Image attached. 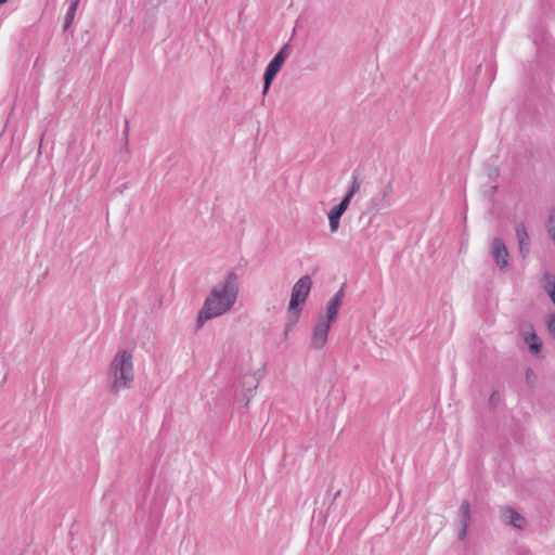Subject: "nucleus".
I'll list each match as a JSON object with an SVG mask.
<instances>
[{
	"label": "nucleus",
	"instance_id": "nucleus-19",
	"mask_svg": "<svg viewBox=\"0 0 555 555\" xmlns=\"http://www.w3.org/2000/svg\"><path fill=\"white\" fill-rule=\"evenodd\" d=\"M361 186V181L359 180L357 175H352V183L347 192L351 193V195H354Z\"/></svg>",
	"mask_w": 555,
	"mask_h": 555
},
{
	"label": "nucleus",
	"instance_id": "nucleus-11",
	"mask_svg": "<svg viewBox=\"0 0 555 555\" xmlns=\"http://www.w3.org/2000/svg\"><path fill=\"white\" fill-rule=\"evenodd\" d=\"M530 330L531 331L525 335L524 339L528 344L531 353L537 356L542 350V343L531 326Z\"/></svg>",
	"mask_w": 555,
	"mask_h": 555
},
{
	"label": "nucleus",
	"instance_id": "nucleus-23",
	"mask_svg": "<svg viewBox=\"0 0 555 555\" xmlns=\"http://www.w3.org/2000/svg\"><path fill=\"white\" fill-rule=\"evenodd\" d=\"M547 328L551 333L554 334L555 338V314H551L547 320Z\"/></svg>",
	"mask_w": 555,
	"mask_h": 555
},
{
	"label": "nucleus",
	"instance_id": "nucleus-13",
	"mask_svg": "<svg viewBox=\"0 0 555 555\" xmlns=\"http://www.w3.org/2000/svg\"><path fill=\"white\" fill-rule=\"evenodd\" d=\"M345 214V211L337 206H334L327 214L328 217V223H330V230L332 233L336 232L339 228V222L341 216Z\"/></svg>",
	"mask_w": 555,
	"mask_h": 555
},
{
	"label": "nucleus",
	"instance_id": "nucleus-22",
	"mask_svg": "<svg viewBox=\"0 0 555 555\" xmlns=\"http://www.w3.org/2000/svg\"><path fill=\"white\" fill-rule=\"evenodd\" d=\"M499 402V392L493 391L489 398V405L491 409H495Z\"/></svg>",
	"mask_w": 555,
	"mask_h": 555
},
{
	"label": "nucleus",
	"instance_id": "nucleus-6",
	"mask_svg": "<svg viewBox=\"0 0 555 555\" xmlns=\"http://www.w3.org/2000/svg\"><path fill=\"white\" fill-rule=\"evenodd\" d=\"M283 64L284 63L282 61H280L275 56H273V59L267 65L264 73H263V78H262L263 79V88H262L263 94H266L269 91L272 81L276 77L278 73L281 70Z\"/></svg>",
	"mask_w": 555,
	"mask_h": 555
},
{
	"label": "nucleus",
	"instance_id": "nucleus-9",
	"mask_svg": "<svg viewBox=\"0 0 555 555\" xmlns=\"http://www.w3.org/2000/svg\"><path fill=\"white\" fill-rule=\"evenodd\" d=\"M515 233L518 242L519 253L521 257L525 259L530 253V238L525 223H517L515 227Z\"/></svg>",
	"mask_w": 555,
	"mask_h": 555
},
{
	"label": "nucleus",
	"instance_id": "nucleus-24",
	"mask_svg": "<svg viewBox=\"0 0 555 555\" xmlns=\"http://www.w3.org/2000/svg\"><path fill=\"white\" fill-rule=\"evenodd\" d=\"M339 495H340V490H338V491L334 494L333 500H336Z\"/></svg>",
	"mask_w": 555,
	"mask_h": 555
},
{
	"label": "nucleus",
	"instance_id": "nucleus-21",
	"mask_svg": "<svg viewBox=\"0 0 555 555\" xmlns=\"http://www.w3.org/2000/svg\"><path fill=\"white\" fill-rule=\"evenodd\" d=\"M344 296H345V284L341 285V287L336 292V294L331 299L339 301L341 304Z\"/></svg>",
	"mask_w": 555,
	"mask_h": 555
},
{
	"label": "nucleus",
	"instance_id": "nucleus-8",
	"mask_svg": "<svg viewBox=\"0 0 555 555\" xmlns=\"http://www.w3.org/2000/svg\"><path fill=\"white\" fill-rule=\"evenodd\" d=\"M461 528L459 530L457 538L463 541L466 539L467 529L470 524V504L468 500H464L459 509Z\"/></svg>",
	"mask_w": 555,
	"mask_h": 555
},
{
	"label": "nucleus",
	"instance_id": "nucleus-17",
	"mask_svg": "<svg viewBox=\"0 0 555 555\" xmlns=\"http://www.w3.org/2000/svg\"><path fill=\"white\" fill-rule=\"evenodd\" d=\"M289 49H291V44L289 43H285L278 52L276 54L274 55L276 59H279L280 61H282L283 63L285 62V60L287 59L288 54H289Z\"/></svg>",
	"mask_w": 555,
	"mask_h": 555
},
{
	"label": "nucleus",
	"instance_id": "nucleus-7",
	"mask_svg": "<svg viewBox=\"0 0 555 555\" xmlns=\"http://www.w3.org/2000/svg\"><path fill=\"white\" fill-rule=\"evenodd\" d=\"M392 182H393L392 179L389 180L386 183V185L382 189V191L377 195H375L371 198V201H370L371 209H378V208L384 207L389 204L390 198L393 193Z\"/></svg>",
	"mask_w": 555,
	"mask_h": 555
},
{
	"label": "nucleus",
	"instance_id": "nucleus-14",
	"mask_svg": "<svg viewBox=\"0 0 555 555\" xmlns=\"http://www.w3.org/2000/svg\"><path fill=\"white\" fill-rule=\"evenodd\" d=\"M79 2H80V0L72 1V3L69 4V7L67 9V12H66V15L64 18V25H63V29L65 31L72 26V24L74 22L75 14L78 9Z\"/></svg>",
	"mask_w": 555,
	"mask_h": 555
},
{
	"label": "nucleus",
	"instance_id": "nucleus-15",
	"mask_svg": "<svg viewBox=\"0 0 555 555\" xmlns=\"http://www.w3.org/2000/svg\"><path fill=\"white\" fill-rule=\"evenodd\" d=\"M340 306L341 304L339 301L330 299L326 307V315H324L325 320L333 323L337 318L338 309Z\"/></svg>",
	"mask_w": 555,
	"mask_h": 555
},
{
	"label": "nucleus",
	"instance_id": "nucleus-16",
	"mask_svg": "<svg viewBox=\"0 0 555 555\" xmlns=\"http://www.w3.org/2000/svg\"><path fill=\"white\" fill-rule=\"evenodd\" d=\"M289 49H291V44L289 43H285L278 52L276 54L274 55L276 59H279L280 61H282L283 63L285 62V60L287 59L288 54H289Z\"/></svg>",
	"mask_w": 555,
	"mask_h": 555
},
{
	"label": "nucleus",
	"instance_id": "nucleus-10",
	"mask_svg": "<svg viewBox=\"0 0 555 555\" xmlns=\"http://www.w3.org/2000/svg\"><path fill=\"white\" fill-rule=\"evenodd\" d=\"M502 514L505 518L506 524L512 525L515 528L522 529L526 519L522 517L516 509L511 506H505L502 508Z\"/></svg>",
	"mask_w": 555,
	"mask_h": 555
},
{
	"label": "nucleus",
	"instance_id": "nucleus-3",
	"mask_svg": "<svg viewBox=\"0 0 555 555\" xmlns=\"http://www.w3.org/2000/svg\"><path fill=\"white\" fill-rule=\"evenodd\" d=\"M311 286L312 281L309 275L301 276L294 284L292 288L291 300L287 307V322L284 326L285 336H287L288 333L292 332L295 325L298 323L302 311L301 306L307 300Z\"/></svg>",
	"mask_w": 555,
	"mask_h": 555
},
{
	"label": "nucleus",
	"instance_id": "nucleus-5",
	"mask_svg": "<svg viewBox=\"0 0 555 555\" xmlns=\"http://www.w3.org/2000/svg\"><path fill=\"white\" fill-rule=\"evenodd\" d=\"M331 322L325 320L324 315H320L318 321L313 327L312 337L310 341V347L313 349H322L326 341L328 332L331 328Z\"/></svg>",
	"mask_w": 555,
	"mask_h": 555
},
{
	"label": "nucleus",
	"instance_id": "nucleus-12",
	"mask_svg": "<svg viewBox=\"0 0 555 555\" xmlns=\"http://www.w3.org/2000/svg\"><path fill=\"white\" fill-rule=\"evenodd\" d=\"M242 385L245 389L244 397L246 398L245 406L248 405L250 398L253 397L254 390L258 387V380L254 375H245L242 379Z\"/></svg>",
	"mask_w": 555,
	"mask_h": 555
},
{
	"label": "nucleus",
	"instance_id": "nucleus-18",
	"mask_svg": "<svg viewBox=\"0 0 555 555\" xmlns=\"http://www.w3.org/2000/svg\"><path fill=\"white\" fill-rule=\"evenodd\" d=\"M353 195H351V193L347 192L344 197L341 198V201L336 205L338 208L343 209L344 211L347 210L351 199H352Z\"/></svg>",
	"mask_w": 555,
	"mask_h": 555
},
{
	"label": "nucleus",
	"instance_id": "nucleus-25",
	"mask_svg": "<svg viewBox=\"0 0 555 555\" xmlns=\"http://www.w3.org/2000/svg\"><path fill=\"white\" fill-rule=\"evenodd\" d=\"M9 0H0V7L7 3Z\"/></svg>",
	"mask_w": 555,
	"mask_h": 555
},
{
	"label": "nucleus",
	"instance_id": "nucleus-2",
	"mask_svg": "<svg viewBox=\"0 0 555 555\" xmlns=\"http://www.w3.org/2000/svg\"><path fill=\"white\" fill-rule=\"evenodd\" d=\"M108 377L112 379L109 392L117 395L121 389H129L134 379L132 354L124 349L118 351L111 362Z\"/></svg>",
	"mask_w": 555,
	"mask_h": 555
},
{
	"label": "nucleus",
	"instance_id": "nucleus-20",
	"mask_svg": "<svg viewBox=\"0 0 555 555\" xmlns=\"http://www.w3.org/2000/svg\"><path fill=\"white\" fill-rule=\"evenodd\" d=\"M545 289H546L548 296L551 297L552 302L555 305V279L547 282Z\"/></svg>",
	"mask_w": 555,
	"mask_h": 555
},
{
	"label": "nucleus",
	"instance_id": "nucleus-1",
	"mask_svg": "<svg viewBox=\"0 0 555 555\" xmlns=\"http://www.w3.org/2000/svg\"><path fill=\"white\" fill-rule=\"evenodd\" d=\"M238 292V275L234 271H230L205 298L196 319V330L202 328L205 322L230 311L237 300Z\"/></svg>",
	"mask_w": 555,
	"mask_h": 555
},
{
	"label": "nucleus",
	"instance_id": "nucleus-4",
	"mask_svg": "<svg viewBox=\"0 0 555 555\" xmlns=\"http://www.w3.org/2000/svg\"><path fill=\"white\" fill-rule=\"evenodd\" d=\"M490 247L491 256L494 259V262L499 267L500 271H507L509 267V251L504 241L500 237H494L491 241Z\"/></svg>",
	"mask_w": 555,
	"mask_h": 555
}]
</instances>
